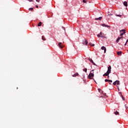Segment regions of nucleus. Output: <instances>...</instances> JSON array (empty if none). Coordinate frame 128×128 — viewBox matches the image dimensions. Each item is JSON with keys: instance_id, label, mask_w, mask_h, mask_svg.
Returning <instances> with one entry per match:
<instances>
[{"instance_id": "f257e3e1", "label": "nucleus", "mask_w": 128, "mask_h": 128, "mask_svg": "<svg viewBox=\"0 0 128 128\" xmlns=\"http://www.w3.org/2000/svg\"><path fill=\"white\" fill-rule=\"evenodd\" d=\"M111 70H112V66H109L108 68L107 72L103 75V76H108V75L110 74Z\"/></svg>"}, {"instance_id": "f03ea898", "label": "nucleus", "mask_w": 128, "mask_h": 128, "mask_svg": "<svg viewBox=\"0 0 128 128\" xmlns=\"http://www.w3.org/2000/svg\"><path fill=\"white\" fill-rule=\"evenodd\" d=\"M94 72V70H92V71H91V72H90V74L88 75V78L90 80H94V82L96 84V80H94V79L93 78V76H94V72Z\"/></svg>"}, {"instance_id": "7ed1b4c3", "label": "nucleus", "mask_w": 128, "mask_h": 128, "mask_svg": "<svg viewBox=\"0 0 128 128\" xmlns=\"http://www.w3.org/2000/svg\"><path fill=\"white\" fill-rule=\"evenodd\" d=\"M124 35L121 34H120V37H118L116 40V42H120V40L121 39V38H124Z\"/></svg>"}, {"instance_id": "20e7f679", "label": "nucleus", "mask_w": 128, "mask_h": 128, "mask_svg": "<svg viewBox=\"0 0 128 128\" xmlns=\"http://www.w3.org/2000/svg\"><path fill=\"white\" fill-rule=\"evenodd\" d=\"M97 36L98 38H104V34L100 32L99 34H98Z\"/></svg>"}, {"instance_id": "39448f33", "label": "nucleus", "mask_w": 128, "mask_h": 128, "mask_svg": "<svg viewBox=\"0 0 128 128\" xmlns=\"http://www.w3.org/2000/svg\"><path fill=\"white\" fill-rule=\"evenodd\" d=\"M88 60H90V62H92V64L94 66H96V63H94V60H92V59L90 58H88Z\"/></svg>"}, {"instance_id": "423d86ee", "label": "nucleus", "mask_w": 128, "mask_h": 128, "mask_svg": "<svg viewBox=\"0 0 128 128\" xmlns=\"http://www.w3.org/2000/svg\"><path fill=\"white\" fill-rule=\"evenodd\" d=\"M101 50H104V53L106 54V47L104 46H102L101 48Z\"/></svg>"}, {"instance_id": "0eeeda50", "label": "nucleus", "mask_w": 128, "mask_h": 128, "mask_svg": "<svg viewBox=\"0 0 128 128\" xmlns=\"http://www.w3.org/2000/svg\"><path fill=\"white\" fill-rule=\"evenodd\" d=\"M62 42H60L58 45L59 48H64V45H62Z\"/></svg>"}, {"instance_id": "6e6552de", "label": "nucleus", "mask_w": 128, "mask_h": 128, "mask_svg": "<svg viewBox=\"0 0 128 128\" xmlns=\"http://www.w3.org/2000/svg\"><path fill=\"white\" fill-rule=\"evenodd\" d=\"M72 76H73V78H76V76H78V73H76L75 74H73Z\"/></svg>"}, {"instance_id": "1a4fd4ad", "label": "nucleus", "mask_w": 128, "mask_h": 128, "mask_svg": "<svg viewBox=\"0 0 128 128\" xmlns=\"http://www.w3.org/2000/svg\"><path fill=\"white\" fill-rule=\"evenodd\" d=\"M101 26H105L106 28H110V26H108V25H106L104 24H102Z\"/></svg>"}, {"instance_id": "9d476101", "label": "nucleus", "mask_w": 128, "mask_h": 128, "mask_svg": "<svg viewBox=\"0 0 128 128\" xmlns=\"http://www.w3.org/2000/svg\"><path fill=\"white\" fill-rule=\"evenodd\" d=\"M84 44H86V46L88 45V40H86V39H84V42L83 43Z\"/></svg>"}, {"instance_id": "9b49d317", "label": "nucleus", "mask_w": 128, "mask_h": 128, "mask_svg": "<svg viewBox=\"0 0 128 128\" xmlns=\"http://www.w3.org/2000/svg\"><path fill=\"white\" fill-rule=\"evenodd\" d=\"M120 32H122V34H126V30H120Z\"/></svg>"}, {"instance_id": "f8f14e48", "label": "nucleus", "mask_w": 128, "mask_h": 128, "mask_svg": "<svg viewBox=\"0 0 128 128\" xmlns=\"http://www.w3.org/2000/svg\"><path fill=\"white\" fill-rule=\"evenodd\" d=\"M122 52H117V54H118V56H122Z\"/></svg>"}, {"instance_id": "ddd939ff", "label": "nucleus", "mask_w": 128, "mask_h": 128, "mask_svg": "<svg viewBox=\"0 0 128 128\" xmlns=\"http://www.w3.org/2000/svg\"><path fill=\"white\" fill-rule=\"evenodd\" d=\"M124 5L125 6H128V2H124Z\"/></svg>"}, {"instance_id": "4468645a", "label": "nucleus", "mask_w": 128, "mask_h": 128, "mask_svg": "<svg viewBox=\"0 0 128 128\" xmlns=\"http://www.w3.org/2000/svg\"><path fill=\"white\" fill-rule=\"evenodd\" d=\"M102 18V17H99L98 18H95L96 20H100Z\"/></svg>"}, {"instance_id": "2eb2a0df", "label": "nucleus", "mask_w": 128, "mask_h": 128, "mask_svg": "<svg viewBox=\"0 0 128 128\" xmlns=\"http://www.w3.org/2000/svg\"><path fill=\"white\" fill-rule=\"evenodd\" d=\"M42 40H46V37H44V36H42Z\"/></svg>"}, {"instance_id": "dca6fc26", "label": "nucleus", "mask_w": 128, "mask_h": 128, "mask_svg": "<svg viewBox=\"0 0 128 128\" xmlns=\"http://www.w3.org/2000/svg\"><path fill=\"white\" fill-rule=\"evenodd\" d=\"M28 10H30L31 12H32V10H34V8H29Z\"/></svg>"}, {"instance_id": "f3484780", "label": "nucleus", "mask_w": 128, "mask_h": 128, "mask_svg": "<svg viewBox=\"0 0 128 128\" xmlns=\"http://www.w3.org/2000/svg\"><path fill=\"white\" fill-rule=\"evenodd\" d=\"M42 26V22H40L38 24V26Z\"/></svg>"}, {"instance_id": "a211bd4d", "label": "nucleus", "mask_w": 128, "mask_h": 128, "mask_svg": "<svg viewBox=\"0 0 128 128\" xmlns=\"http://www.w3.org/2000/svg\"><path fill=\"white\" fill-rule=\"evenodd\" d=\"M116 84H117V85L120 84V81H119V80H116Z\"/></svg>"}, {"instance_id": "6ab92c4d", "label": "nucleus", "mask_w": 128, "mask_h": 128, "mask_svg": "<svg viewBox=\"0 0 128 128\" xmlns=\"http://www.w3.org/2000/svg\"><path fill=\"white\" fill-rule=\"evenodd\" d=\"M90 46H94V44L92 43H90Z\"/></svg>"}, {"instance_id": "aec40b11", "label": "nucleus", "mask_w": 128, "mask_h": 128, "mask_svg": "<svg viewBox=\"0 0 128 128\" xmlns=\"http://www.w3.org/2000/svg\"><path fill=\"white\" fill-rule=\"evenodd\" d=\"M84 72H86L88 69L86 68H85L84 70H83Z\"/></svg>"}, {"instance_id": "412c9836", "label": "nucleus", "mask_w": 128, "mask_h": 128, "mask_svg": "<svg viewBox=\"0 0 128 128\" xmlns=\"http://www.w3.org/2000/svg\"><path fill=\"white\" fill-rule=\"evenodd\" d=\"M108 16H114V14H108Z\"/></svg>"}, {"instance_id": "4be33fe9", "label": "nucleus", "mask_w": 128, "mask_h": 128, "mask_svg": "<svg viewBox=\"0 0 128 128\" xmlns=\"http://www.w3.org/2000/svg\"><path fill=\"white\" fill-rule=\"evenodd\" d=\"M114 114L118 115V112L116 111V112H114Z\"/></svg>"}, {"instance_id": "5701e85b", "label": "nucleus", "mask_w": 128, "mask_h": 128, "mask_svg": "<svg viewBox=\"0 0 128 128\" xmlns=\"http://www.w3.org/2000/svg\"><path fill=\"white\" fill-rule=\"evenodd\" d=\"M114 86H116V81H115L114 83H113Z\"/></svg>"}, {"instance_id": "b1692460", "label": "nucleus", "mask_w": 128, "mask_h": 128, "mask_svg": "<svg viewBox=\"0 0 128 128\" xmlns=\"http://www.w3.org/2000/svg\"><path fill=\"white\" fill-rule=\"evenodd\" d=\"M122 100H125V98H124V96H122Z\"/></svg>"}, {"instance_id": "393cba45", "label": "nucleus", "mask_w": 128, "mask_h": 128, "mask_svg": "<svg viewBox=\"0 0 128 128\" xmlns=\"http://www.w3.org/2000/svg\"><path fill=\"white\" fill-rule=\"evenodd\" d=\"M82 2H83L86 4V0H82Z\"/></svg>"}, {"instance_id": "a878e982", "label": "nucleus", "mask_w": 128, "mask_h": 128, "mask_svg": "<svg viewBox=\"0 0 128 128\" xmlns=\"http://www.w3.org/2000/svg\"><path fill=\"white\" fill-rule=\"evenodd\" d=\"M105 82H108V79H106V80H105Z\"/></svg>"}, {"instance_id": "bb28decb", "label": "nucleus", "mask_w": 128, "mask_h": 128, "mask_svg": "<svg viewBox=\"0 0 128 128\" xmlns=\"http://www.w3.org/2000/svg\"><path fill=\"white\" fill-rule=\"evenodd\" d=\"M110 82H112V80H108V81Z\"/></svg>"}, {"instance_id": "cd10ccee", "label": "nucleus", "mask_w": 128, "mask_h": 128, "mask_svg": "<svg viewBox=\"0 0 128 128\" xmlns=\"http://www.w3.org/2000/svg\"><path fill=\"white\" fill-rule=\"evenodd\" d=\"M40 0H36V2H40Z\"/></svg>"}, {"instance_id": "c85d7f7f", "label": "nucleus", "mask_w": 128, "mask_h": 128, "mask_svg": "<svg viewBox=\"0 0 128 128\" xmlns=\"http://www.w3.org/2000/svg\"><path fill=\"white\" fill-rule=\"evenodd\" d=\"M28 0L29 2H34V0Z\"/></svg>"}, {"instance_id": "c756f323", "label": "nucleus", "mask_w": 128, "mask_h": 128, "mask_svg": "<svg viewBox=\"0 0 128 128\" xmlns=\"http://www.w3.org/2000/svg\"><path fill=\"white\" fill-rule=\"evenodd\" d=\"M118 90H120V88H118V86H117Z\"/></svg>"}, {"instance_id": "7c9ffc66", "label": "nucleus", "mask_w": 128, "mask_h": 128, "mask_svg": "<svg viewBox=\"0 0 128 128\" xmlns=\"http://www.w3.org/2000/svg\"><path fill=\"white\" fill-rule=\"evenodd\" d=\"M98 92H100V89L98 88Z\"/></svg>"}, {"instance_id": "2f4dec72", "label": "nucleus", "mask_w": 128, "mask_h": 128, "mask_svg": "<svg viewBox=\"0 0 128 128\" xmlns=\"http://www.w3.org/2000/svg\"><path fill=\"white\" fill-rule=\"evenodd\" d=\"M117 16H122V15H116Z\"/></svg>"}, {"instance_id": "473e14b6", "label": "nucleus", "mask_w": 128, "mask_h": 128, "mask_svg": "<svg viewBox=\"0 0 128 128\" xmlns=\"http://www.w3.org/2000/svg\"><path fill=\"white\" fill-rule=\"evenodd\" d=\"M128 39L126 41V44H128Z\"/></svg>"}, {"instance_id": "72a5a7b5", "label": "nucleus", "mask_w": 128, "mask_h": 128, "mask_svg": "<svg viewBox=\"0 0 128 128\" xmlns=\"http://www.w3.org/2000/svg\"><path fill=\"white\" fill-rule=\"evenodd\" d=\"M36 8H38V6L36 5Z\"/></svg>"}, {"instance_id": "f704fd0d", "label": "nucleus", "mask_w": 128, "mask_h": 128, "mask_svg": "<svg viewBox=\"0 0 128 128\" xmlns=\"http://www.w3.org/2000/svg\"><path fill=\"white\" fill-rule=\"evenodd\" d=\"M126 44H124V46H126Z\"/></svg>"}, {"instance_id": "c9c22d12", "label": "nucleus", "mask_w": 128, "mask_h": 128, "mask_svg": "<svg viewBox=\"0 0 128 128\" xmlns=\"http://www.w3.org/2000/svg\"><path fill=\"white\" fill-rule=\"evenodd\" d=\"M110 78V76H108V78Z\"/></svg>"}, {"instance_id": "e433bc0d", "label": "nucleus", "mask_w": 128, "mask_h": 128, "mask_svg": "<svg viewBox=\"0 0 128 128\" xmlns=\"http://www.w3.org/2000/svg\"><path fill=\"white\" fill-rule=\"evenodd\" d=\"M109 84H112L111 83H109Z\"/></svg>"}, {"instance_id": "4c0bfd02", "label": "nucleus", "mask_w": 128, "mask_h": 128, "mask_svg": "<svg viewBox=\"0 0 128 128\" xmlns=\"http://www.w3.org/2000/svg\"><path fill=\"white\" fill-rule=\"evenodd\" d=\"M86 16H89L88 14H87Z\"/></svg>"}, {"instance_id": "58836bf2", "label": "nucleus", "mask_w": 128, "mask_h": 128, "mask_svg": "<svg viewBox=\"0 0 128 128\" xmlns=\"http://www.w3.org/2000/svg\"><path fill=\"white\" fill-rule=\"evenodd\" d=\"M127 52H128V50H127Z\"/></svg>"}]
</instances>
